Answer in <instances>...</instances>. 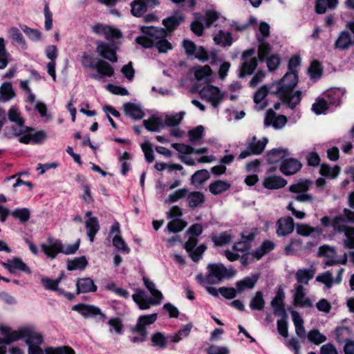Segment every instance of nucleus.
I'll return each instance as SVG.
<instances>
[{"mask_svg": "<svg viewBox=\"0 0 354 354\" xmlns=\"http://www.w3.org/2000/svg\"><path fill=\"white\" fill-rule=\"evenodd\" d=\"M212 75V69L209 66L205 65L198 66L194 71L195 78L198 81L208 82Z\"/></svg>", "mask_w": 354, "mask_h": 354, "instance_id": "44", "label": "nucleus"}, {"mask_svg": "<svg viewBox=\"0 0 354 354\" xmlns=\"http://www.w3.org/2000/svg\"><path fill=\"white\" fill-rule=\"evenodd\" d=\"M285 294L282 289H279L277 292L276 296L271 301V306L274 315L278 316L283 315L285 313V306L283 300Z\"/></svg>", "mask_w": 354, "mask_h": 354, "instance_id": "27", "label": "nucleus"}, {"mask_svg": "<svg viewBox=\"0 0 354 354\" xmlns=\"http://www.w3.org/2000/svg\"><path fill=\"white\" fill-rule=\"evenodd\" d=\"M202 99L209 102L214 107H217L223 101L224 93L215 86L207 84L199 91Z\"/></svg>", "mask_w": 354, "mask_h": 354, "instance_id": "11", "label": "nucleus"}, {"mask_svg": "<svg viewBox=\"0 0 354 354\" xmlns=\"http://www.w3.org/2000/svg\"><path fill=\"white\" fill-rule=\"evenodd\" d=\"M287 123V118L283 115H277L276 113L270 109L265 116L264 124L266 127L272 126L275 129H280Z\"/></svg>", "mask_w": 354, "mask_h": 354, "instance_id": "16", "label": "nucleus"}, {"mask_svg": "<svg viewBox=\"0 0 354 354\" xmlns=\"http://www.w3.org/2000/svg\"><path fill=\"white\" fill-rule=\"evenodd\" d=\"M77 294L94 292L97 290V286L93 279L89 277L77 279L76 281Z\"/></svg>", "mask_w": 354, "mask_h": 354, "instance_id": "26", "label": "nucleus"}, {"mask_svg": "<svg viewBox=\"0 0 354 354\" xmlns=\"http://www.w3.org/2000/svg\"><path fill=\"white\" fill-rule=\"evenodd\" d=\"M287 184L286 180L278 176H268L264 178L263 185L269 189H277L285 187Z\"/></svg>", "mask_w": 354, "mask_h": 354, "instance_id": "30", "label": "nucleus"}, {"mask_svg": "<svg viewBox=\"0 0 354 354\" xmlns=\"http://www.w3.org/2000/svg\"><path fill=\"white\" fill-rule=\"evenodd\" d=\"M147 4L142 0H135L131 3V13L135 17H140L147 10Z\"/></svg>", "mask_w": 354, "mask_h": 354, "instance_id": "54", "label": "nucleus"}, {"mask_svg": "<svg viewBox=\"0 0 354 354\" xmlns=\"http://www.w3.org/2000/svg\"><path fill=\"white\" fill-rule=\"evenodd\" d=\"M328 109V103L324 98H318L312 105V110L317 114L324 113Z\"/></svg>", "mask_w": 354, "mask_h": 354, "instance_id": "61", "label": "nucleus"}, {"mask_svg": "<svg viewBox=\"0 0 354 354\" xmlns=\"http://www.w3.org/2000/svg\"><path fill=\"white\" fill-rule=\"evenodd\" d=\"M47 138V133L44 130L26 127H24V144L41 145Z\"/></svg>", "mask_w": 354, "mask_h": 354, "instance_id": "13", "label": "nucleus"}, {"mask_svg": "<svg viewBox=\"0 0 354 354\" xmlns=\"http://www.w3.org/2000/svg\"><path fill=\"white\" fill-rule=\"evenodd\" d=\"M112 242L113 246L118 250H120L125 254H129L130 252V248L127 245L120 235L118 234L113 236Z\"/></svg>", "mask_w": 354, "mask_h": 354, "instance_id": "57", "label": "nucleus"}, {"mask_svg": "<svg viewBox=\"0 0 354 354\" xmlns=\"http://www.w3.org/2000/svg\"><path fill=\"white\" fill-rule=\"evenodd\" d=\"M287 149H273L268 153V160L270 163H276L289 156Z\"/></svg>", "mask_w": 354, "mask_h": 354, "instance_id": "40", "label": "nucleus"}, {"mask_svg": "<svg viewBox=\"0 0 354 354\" xmlns=\"http://www.w3.org/2000/svg\"><path fill=\"white\" fill-rule=\"evenodd\" d=\"M80 246V240L73 244L64 245L59 239H56L52 236L47 238L44 243L41 244V248L45 255L53 259L59 253L64 254H75Z\"/></svg>", "mask_w": 354, "mask_h": 354, "instance_id": "4", "label": "nucleus"}, {"mask_svg": "<svg viewBox=\"0 0 354 354\" xmlns=\"http://www.w3.org/2000/svg\"><path fill=\"white\" fill-rule=\"evenodd\" d=\"M344 94L345 90L342 88H335L329 91L327 95L329 103L333 105L339 104Z\"/></svg>", "mask_w": 354, "mask_h": 354, "instance_id": "49", "label": "nucleus"}, {"mask_svg": "<svg viewBox=\"0 0 354 354\" xmlns=\"http://www.w3.org/2000/svg\"><path fill=\"white\" fill-rule=\"evenodd\" d=\"M207 273L205 276L197 274L196 279L202 286L207 283L219 284L225 278H232L236 274V271L226 268L222 263H209L207 266Z\"/></svg>", "mask_w": 354, "mask_h": 354, "instance_id": "1", "label": "nucleus"}, {"mask_svg": "<svg viewBox=\"0 0 354 354\" xmlns=\"http://www.w3.org/2000/svg\"><path fill=\"white\" fill-rule=\"evenodd\" d=\"M250 307L252 310H262L265 306V300L263 292L257 291L250 302Z\"/></svg>", "mask_w": 354, "mask_h": 354, "instance_id": "50", "label": "nucleus"}, {"mask_svg": "<svg viewBox=\"0 0 354 354\" xmlns=\"http://www.w3.org/2000/svg\"><path fill=\"white\" fill-rule=\"evenodd\" d=\"M318 256L326 259L325 266L346 264L347 262V255L346 253H344L342 258L339 259L337 256L335 248L328 245H324L319 248Z\"/></svg>", "mask_w": 354, "mask_h": 354, "instance_id": "10", "label": "nucleus"}, {"mask_svg": "<svg viewBox=\"0 0 354 354\" xmlns=\"http://www.w3.org/2000/svg\"><path fill=\"white\" fill-rule=\"evenodd\" d=\"M185 113L181 111L174 115H167L163 122L164 124L169 127H176L182 121Z\"/></svg>", "mask_w": 354, "mask_h": 354, "instance_id": "55", "label": "nucleus"}, {"mask_svg": "<svg viewBox=\"0 0 354 354\" xmlns=\"http://www.w3.org/2000/svg\"><path fill=\"white\" fill-rule=\"evenodd\" d=\"M81 63L86 68L95 70L96 72L89 74V77L101 82H104L106 77H111L114 73L113 68L109 63L87 53L83 55Z\"/></svg>", "mask_w": 354, "mask_h": 354, "instance_id": "3", "label": "nucleus"}, {"mask_svg": "<svg viewBox=\"0 0 354 354\" xmlns=\"http://www.w3.org/2000/svg\"><path fill=\"white\" fill-rule=\"evenodd\" d=\"M97 53L104 59L115 63L118 61L115 49L113 44L100 41L97 42Z\"/></svg>", "mask_w": 354, "mask_h": 354, "instance_id": "19", "label": "nucleus"}, {"mask_svg": "<svg viewBox=\"0 0 354 354\" xmlns=\"http://www.w3.org/2000/svg\"><path fill=\"white\" fill-rule=\"evenodd\" d=\"M354 45V38L347 30H342L339 32L334 44V48L339 50H348Z\"/></svg>", "mask_w": 354, "mask_h": 354, "instance_id": "22", "label": "nucleus"}, {"mask_svg": "<svg viewBox=\"0 0 354 354\" xmlns=\"http://www.w3.org/2000/svg\"><path fill=\"white\" fill-rule=\"evenodd\" d=\"M189 189L187 188H182L177 189L168 196V197L165 200V203H176L179 200L187 197Z\"/></svg>", "mask_w": 354, "mask_h": 354, "instance_id": "53", "label": "nucleus"}, {"mask_svg": "<svg viewBox=\"0 0 354 354\" xmlns=\"http://www.w3.org/2000/svg\"><path fill=\"white\" fill-rule=\"evenodd\" d=\"M315 274V270L313 269H299L295 274L296 279L299 283L308 284V281L311 279Z\"/></svg>", "mask_w": 354, "mask_h": 354, "instance_id": "51", "label": "nucleus"}, {"mask_svg": "<svg viewBox=\"0 0 354 354\" xmlns=\"http://www.w3.org/2000/svg\"><path fill=\"white\" fill-rule=\"evenodd\" d=\"M183 17L181 15L169 17L163 20L164 26L169 30L175 29L179 24L183 21Z\"/></svg>", "mask_w": 354, "mask_h": 354, "instance_id": "56", "label": "nucleus"}, {"mask_svg": "<svg viewBox=\"0 0 354 354\" xmlns=\"http://www.w3.org/2000/svg\"><path fill=\"white\" fill-rule=\"evenodd\" d=\"M340 171V168L338 166H335L333 167H330L327 164H322L320 167L319 174L322 176L330 178H335L337 177Z\"/></svg>", "mask_w": 354, "mask_h": 354, "instance_id": "48", "label": "nucleus"}, {"mask_svg": "<svg viewBox=\"0 0 354 354\" xmlns=\"http://www.w3.org/2000/svg\"><path fill=\"white\" fill-rule=\"evenodd\" d=\"M277 93L279 95L282 102L291 109H295L301 100V91H300L292 93V90L286 91L281 88L280 91H277Z\"/></svg>", "mask_w": 354, "mask_h": 354, "instance_id": "15", "label": "nucleus"}, {"mask_svg": "<svg viewBox=\"0 0 354 354\" xmlns=\"http://www.w3.org/2000/svg\"><path fill=\"white\" fill-rule=\"evenodd\" d=\"M24 342L28 346V354H44L41 348L44 342L43 335L34 325L24 326Z\"/></svg>", "mask_w": 354, "mask_h": 354, "instance_id": "5", "label": "nucleus"}, {"mask_svg": "<svg viewBox=\"0 0 354 354\" xmlns=\"http://www.w3.org/2000/svg\"><path fill=\"white\" fill-rule=\"evenodd\" d=\"M216 44L223 46H230L232 44V37L230 32L220 30L214 37Z\"/></svg>", "mask_w": 354, "mask_h": 354, "instance_id": "46", "label": "nucleus"}, {"mask_svg": "<svg viewBox=\"0 0 354 354\" xmlns=\"http://www.w3.org/2000/svg\"><path fill=\"white\" fill-rule=\"evenodd\" d=\"M145 127L150 131H160L165 127L163 120L158 117H151L143 121Z\"/></svg>", "mask_w": 354, "mask_h": 354, "instance_id": "41", "label": "nucleus"}, {"mask_svg": "<svg viewBox=\"0 0 354 354\" xmlns=\"http://www.w3.org/2000/svg\"><path fill=\"white\" fill-rule=\"evenodd\" d=\"M257 40L259 42L258 57L260 61H263L272 51V46L261 37H257Z\"/></svg>", "mask_w": 354, "mask_h": 354, "instance_id": "43", "label": "nucleus"}, {"mask_svg": "<svg viewBox=\"0 0 354 354\" xmlns=\"http://www.w3.org/2000/svg\"><path fill=\"white\" fill-rule=\"evenodd\" d=\"M275 244L271 241H265L261 246L252 253V255L257 259H260L265 254L274 250Z\"/></svg>", "mask_w": 354, "mask_h": 354, "instance_id": "42", "label": "nucleus"}, {"mask_svg": "<svg viewBox=\"0 0 354 354\" xmlns=\"http://www.w3.org/2000/svg\"><path fill=\"white\" fill-rule=\"evenodd\" d=\"M331 225L335 231L344 232L343 244L344 247L348 249H354V227L347 226L345 219L342 216L334 218L332 220Z\"/></svg>", "mask_w": 354, "mask_h": 354, "instance_id": "8", "label": "nucleus"}, {"mask_svg": "<svg viewBox=\"0 0 354 354\" xmlns=\"http://www.w3.org/2000/svg\"><path fill=\"white\" fill-rule=\"evenodd\" d=\"M151 341L153 346L160 349L165 348L167 344V337L161 332H156L152 335Z\"/></svg>", "mask_w": 354, "mask_h": 354, "instance_id": "52", "label": "nucleus"}, {"mask_svg": "<svg viewBox=\"0 0 354 354\" xmlns=\"http://www.w3.org/2000/svg\"><path fill=\"white\" fill-rule=\"evenodd\" d=\"M87 236L91 242H93L95 234L100 230V225L97 217H91L85 222Z\"/></svg>", "mask_w": 354, "mask_h": 354, "instance_id": "37", "label": "nucleus"}, {"mask_svg": "<svg viewBox=\"0 0 354 354\" xmlns=\"http://www.w3.org/2000/svg\"><path fill=\"white\" fill-rule=\"evenodd\" d=\"M233 239L231 231H225L219 234H214L211 236V240L216 247H222L230 243Z\"/></svg>", "mask_w": 354, "mask_h": 354, "instance_id": "31", "label": "nucleus"}, {"mask_svg": "<svg viewBox=\"0 0 354 354\" xmlns=\"http://www.w3.org/2000/svg\"><path fill=\"white\" fill-rule=\"evenodd\" d=\"M198 239L196 237L191 236L185 244V249L188 252L190 258L195 262L198 261L203 257L206 250V245L202 244L198 247Z\"/></svg>", "mask_w": 354, "mask_h": 354, "instance_id": "14", "label": "nucleus"}, {"mask_svg": "<svg viewBox=\"0 0 354 354\" xmlns=\"http://www.w3.org/2000/svg\"><path fill=\"white\" fill-rule=\"evenodd\" d=\"M143 283L148 289L152 297L149 299L147 298L146 292L140 289H138L135 294L132 295V299L137 304L141 310H147L152 306L159 305L163 298L162 294L156 288L155 283L147 277H143Z\"/></svg>", "mask_w": 354, "mask_h": 354, "instance_id": "2", "label": "nucleus"}, {"mask_svg": "<svg viewBox=\"0 0 354 354\" xmlns=\"http://www.w3.org/2000/svg\"><path fill=\"white\" fill-rule=\"evenodd\" d=\"M187 226V223L182 219H174L167 224V229L170 232L177 233L182 231Z\"/></svg>", "mask_w": 354, "mask_h": 354, "instance_id": "59", "label": "nucleus"}, {"mask_svg": "<svg viewBox=\"0 0 354 354\" xmlns=\"http://www.w3.org/2000/svg\"><path fill=\"white\" fill-rule=\"evenodd\" d=\"M7 116L12 124L7 129L8 137H19V141L22 142V115L19 105H12L8 111Z\"/></svg>", "mask_w": 354, "mask_h": 354, "instance_id": "7", "label": "nucleus"}, {"mask_svg": "<svg viewBox=\"0 0 354 354\" xmlns=\"http://www.w3.org/2000/svg\"><path fill=\"white\" fill-rule=\"evenodd\" d=\"M72 310L80 313L85 318H88L97 315H101L103 318L104 315L100 311V309L92 305L85 304H78L72 307Z\"/></svg>", "mask_w": 354, "mask_h": 354, "instance_id": "24", "label": "nucleus"}, {"mask_svg": "<svg viewBox=\"0 0 354 354\" xmlns=\"http://www.w3.org/2000/svg\"><path fill=\"white\" fill-rule=\"evenodd\" d=\"M15 97V93L10 82H3L0 86V102H7Z\"/></svg>", "mask_w": 354, "mask_h": 354, "instance_id": "36", "label": "nucleus"}, {"mask_svg": "<svg viewBox=\"0 0 354 354\" xmlns=\"http://www.w3.org/2000/svg\"><path fill=\"white\" fill-rule=\"evenodd\" d=\"M158 318L157 313L141 315L138 317L135 327L132 329L134 333H145L147 335L146 327L153 324Z\"/></svg>", "mask_w": 354, "mask_h": 354, "instance_id": "23", "label": "nucleus"}, {"mask_svg": "<svg viewBox=\"0 0 354 354\" xmlns=\"http://www.w3.org/2000/svg\"><path fill=\"white\" fill-rule=\"evenodd\" d=\"M294 227V221L292 217H282L277 222L276 232L279 236H287L293 232Z\"/></svg>", "mask_w": 354, "mask_h": 354, "instance_id": "20", "label": "nucleus"}, {"mask_svg": "<svg viewBox=\"0 0 354 354\" xmlns=\"http://www.w3.org/2000/svg\"><path fill=\"white\" fill-rule=\"evenodd\" d=\"M46 56L50 62L47 64V72L52 77L54 82L57 80L56 72H55V66H56V59L58 56V50L56 46L50 45L46 46Z\"/></svg>", "mask_w": 354, "mask_h": 354, "instance_id": "17", "label": "nucleus"}, {"mask_svg": "<svg viewBox=\"0 0 354 354\" xmlns=\"http://www.w3.org/2000/svg\"><path fill=\"white\" fill-rule=\"evenodd\" d=\"M334 335L336 341L339 343L346 342L351 339L352 335L351 330L344 326L336 328Z\"/></svg>", "mask_w": 354, "mask_h": 354, "instance_id": "47", "label": "nucleus"}, {"mask_svg": "<svg viewBox=\"0 0 354 354\" xmlns=\"http://www.w3.org/2000/svg\"><path fill=\"white\" fill-rule=\"evenodd\" d=\"M87 265V261L84 257L75 258L68 262L67 268L69 270H84Z\"/></svg>", "mask_w": 354, "mask_h": 354, "instance_id": "58", "label": "nucleus"}, {"mask_svg": "<svg viewBox=\"0 0 354 354\" xmlns=\"http://www.w3.org/2000/svg\"><path fill=\"white\" fill-rule=\"evenodd\" d=\"M268 142V140L266 138H263L261 140H257V137L254 136L252 141L248 145L249 149L252 151L254 155L261 154L263 151Z\"/></svg>", "mask_w": 354, "mask_h": 354, "instance_id": "45", "label": "nucleus"}, {"mask_svg": "<svg viewBox=\"0 0 354 354\" xmlns=\"http://www.w3.org/2000/svg\"><path fill=\"white\" fill-rule=\"evenodd\" d=\"M254 49L251 48L245 50L242 55V64L241 67L240 77L251 75L257 67V59L254 56Z\"/></svg>", "mask_w": 354, "mask_h": 354, "instance_id": "12", "label": "nucleus"}, {"mask_svg": "<svg viewBox=\"0 0 354 354\" xmlns=\"http://www.w3.org/2000/svg\"><path fill=\"white\" fill-rule=\"evenodd\" d=\"M301 163L295 158L283 160L280 165V171L285 175H292L301 168Z\"/></svg>", "mask_w": 354, "mask_h": 354, "instance_id": "25", "label": "nucleus"}, {"mask_svg": "<svg viewBox=\"0 0 354 354\" xmlns=\"http://www.w3.org/2000/svg\"><path fill=\"white\" fill-rule=\"evenodd\" d=\"M123 109L127 115L135 120H140L144 117V112L140 105L127 102L123 105Z\"/></svg>", "mask_w": 354, "mask_h": 354, "instance_id": "29", "label": "nucleus"}, {"mask_svg": "<svg viewBox=\"0 0 354 354\" xmlns=\"http://www.w3.org/2000/svg\"><path fill=\"white\" fill-rule=\"evenodd\" d=\"M188 206L192 209L201 207L205 203V196L203 193L194 191L188 193L187 196Z\"/></svg>", "mask_w": 354, "mask_h": 354, "instance_id": "34", "label": "nucleus"}, {"mask_svg": "<svg viewBox=\"0 0 354 354\" xmlns=\"http://www.w3.org/2000/svg\"><path fill=\"white\" fill-rule=\"evenodd\" d=\"M316 281L324 283L327 288H330L334 282L332 272L330 271H327L317 275L316 277Z\"/></svg>", "mask_w": 354, "mask_h": 354, "instance_id": "62", "label": "nucleus"}, {"mask_svg": "<svg viewBox=\"0 0 354 354\" xmlns=\"http://www.w3.org/2000/svg\"><path fill=\"white\" fill-rule=\"evenodd\" d=\"M298 83V75L297 73L288 71L282 79L278 82L277 91H280L281 88L284 90H292Z\"/></svg>", "mask_w": 354, "mask_h": 354, "instance_id": "21", "label": "nucleus"}, {"mask_svg": "<svg viewBox=\"0 0 354 354\" xmlns=\"http://www.w3.org/2000/svg\"><path fill=\"white\" fill-rule=\"evenodd\" d=\"M306 291L302 285L296 286L293 292L294 305L301 308L313 307L310 298L306 297Z\"/></svg>", "mask_w": 354, "mask_h": 354, "instance_id": "18", "label": "nucleus"}, {"mask_svg": "<svg viewBox=\"0 0 354 354\" xmlns=\"http://www.w3.org/2000/svg\"><path fill=\"white\" fill-rule=\"evenodd\" d=\"M291 315L292 322L295 326L296 334L301 338H305L306 336V330L304 327V320L299 313L297 311H292Z\"/></svg>", "mask_w": 354, "mask_h": 354, "instance_id": "38", "label": "nucleus"}, {"mask_svg": "<svg viewBox=\"0 0 354 354\" xmlns=\"http://www.w3.org/2000/svg\"><path fill=\"white\" fill-rule=\"evenodd\" d=\"M231 185L227 181L217 180L212 182L209 185V192L214 195L223 193L230 189Z\"/></svg>", "mask_w": 354, "mask_h": 354, "instance_id": "39", "label": "nucleus"}, {"mask_svg": "<svg viewBox=\"0 0 354 354\" xmlns=\"http://www.w3.org/2000/svg\"><path fill=\"white\" fill-rule=\"evenodd\" d=\"M45 354H75V351L68 346L48 347L45 349Z\"/></svg>", "mask_w": 354, "mask_h": 354, "instance_id": "64", "label": "nucleus"}, {"mask_svg": "<svg viewBox=\"0 0 354 354\" xmlns=\"http://www.w3.org/2000/svg\"><path fill=\"white\" fill-rule=\"evenodd\" d=\"M259 279L258 274H253L243 278L236 283V288L239 295L242 294L246 290L252 289Z\"/></svg>", "mask_w": 354, "mask_h": 354, "instance_id": "28", "label": "nucleus"}, {"mask_svg": "<svg viewBox=\"0 0 354 354\" xmlns=\"http://www.w3.org/2000/svg\"><path fill=\"white\" fill-rule=\"evenodd\" d=\"M192 324H187L184 326L183 328L179 330L176 335L171 337V341L174 342H178L183 337H187L192 328Z\"/></svg>", "mask_w": 354, "mask_h": 354, "instance_id": "63", "label": "nucleus"}, {"mask_svg": "<svg viewBox=\"0 0 354 354\" xmlns=\"http://www.w3.org/2000/svg\"><path fill=\"white\" fill-rule=\"evenodd\" d=\"M254 236L252 233L248 232L247 234H242L241 239L233 245V250L239 252H246L250 248V242L253 240Z\"/></svg>", "mask_w": 354, "mask_h": 354, "instance_id": "33", "label": "nucleus"}, {"mask_svg": "<svg viewBox=\"0 0 354 354\" xmlns=\"http://www.w3.org/2000/svg\"><path fill=\"white\" fill-rule=\"evenodd\" d=\"M0 264L12 274L22 270V260L20 258L14 257L8 259L6 262L0 261Z\"/></svg>", "mask_w": 354, "mask_h": 354, "instance_id": "35", "label": "nucleus"}, {"mask_svg": "<svg viewBox=\"0 0 354 354\" xmlns=\"http://www.w3.org/2000/svg\"><path fill=\"white\" fill-rule=\"evenodd\" d=\"M140 30L142 35L136 38V42L142 47L149 48L158 41V40L166 38L167 31L163 28L153 26H141Z\"/></svg>", "mask_w": 354, "mask_h": 354, "instance_id": "6", "label": "nucleus"}, {"mask_svg": "<svg viewBox=\"0 0 354 354\" xmlns=\"http://www.w3.org/2000/svg\"><path fill=\"white\" fill-rule=\"evenodd\" d=\"M270 89V87L268 86L263 85L254 93V102L256 105L259 104V109H263L267 106L265 98L268 95Z\"/></svg>", "mask_w": 354, "mask_h": 354, "instance_id": "32", "label": "nucleus"}, {"mask_svg": "<svg viewBox=\"0 0 354 354\" xmlns=\"http://www.w3.org/2000/svg\"><path fill=\"white\" fill-rule=\"evenodd\" d=\"M209 177V172L206 169H201L195 172L191 177V182L193 184H201L207 180Z\"/></svg>", "mask_w": 354, "mask_h": 354, "instance_id": "60", "label": "nucleus"}, {"mask_svg": "<svg viewBox=\"0 0 354 354\" xmlns=\"http://www.w3.org/2000/svg\"><path fill=\"white\" fill-rule=\"evenodd\" d=\"M312 182L309 180H301L291 185L288 189L290 192L296 194L293 198L300 203L312 202L314 196L308 193Z\"/></svg>", "mask_w": 354, "mask_h": 354, "instance_id": "9", "label": "nucleus"}]
</instances>
